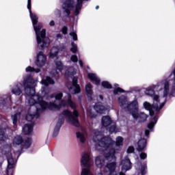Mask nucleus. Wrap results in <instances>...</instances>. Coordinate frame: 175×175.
<instances>
[{"label": "nucleus", "mask_w": 175, "mask_h": 175, "mask_svg": "<svg viewBox=\"0 0 175 175\" xmlns=\"http://www.w3.org/2000/svg\"><path fill=\"white\" fill-rule=\"evenodd\" d=\"M170 91H175V70L172 71L167 79L162 80L157 85H152L146 89V95L153 98V105L147 101L144 103V107L149 111L150 116H154L148 124L149 129H152L155 126L158 121V111L165 106L166 97L170 94Z\"/></svg>", "instance_id": "f257e3e1"}, {"label": "nucleus", "mask_w": 175, "mask_h": 175, "mask_svg": "<svg viewBox=\"0 0 175 175\" xmlns=\"http://www.w3.org/2000/svg\"><path fill=\"white\" fill-rule=\"evenodd\" d=\"M77 137L81 143H84L87 140L85 138V133L78 132L77 133Z\"/></svg>", "instance_id": "cd10ccee"}, {"label": "nucleus", "mask_w": 175, "mask_h": 175, "mask_svg": "<svg viewBox=\"0 0 175 175\" xmlns=\"http://www.w3.org/2000/svg\"><path fill=\"white\" fill-rule=\"evenodd\" d=\"M145 135H146V136H148V135H150V131L149 130H146L145 131Z\"/></svg>", "instance_id": "49530a36"}, {"label": "nucleus", "mask_w": 175, "mask_h": 175, "mask_svg": "<svg viewBox=\"0 0 175 175\" xmlns=\"http://www.w3.org/2000/svg\"><path fill=\"white\" fill-rule=\"evenodd\" d=\"M92 133V140L96 143V149L98 151H103L105 158L109 161L105 167V174L117 175V172H116V151H121V147L124 146V137H117L114 142L111 138L103 136L102 132L98 130H93Z\"/></svg>", "instance_id": "7ed1b4c3"}, {"label": "nucleus", "mask_w": 175, "mask_h": 175, "mask_svg": "<svg viewBox=\"0 0 175 175\" xmlns=\"http://www.w3.org/2000/svg\"><path fill=\"white\" fill-rule=\"evenodd\" d=\"M94 165L91 154L90 153H84L81 159V165L82 166V172L81 175H93L90 171V167Z\"/></svg>", "instance_id": "6e6552de"}, {"label": "nucleus", "mask_w": 175, "mask_h": 175, "mask_svg": "<svg viewBox=\"0 0 175 175\" xmlns=\"http://www.w3.org/2000/svg\"><path fill=\"white\" fill-rule=\"evenodd\" d=\"M61 36H62L61 34H57V38H61Z\"/></svg>", "instance_id": "09e8293b"}, {"label": "nucleus", "mask_w": 175, "mask_h": 175, "mask_svg": "<svg viewBox=\"0 0 175 175\" xmlns=\"http://www.w3.org/2000/svg\"><path fill=\"white\" fill-rule=\"evenodd\" d=\"M83 1H88V0H77V3L75 5V16H77L79 13H80V10H81V6H83Z\"/></svg>", "instance_id": "393cba45"}, {"label": "nucleus", "mask_w": 175, "mask_h": 175, "mask_svg": "<svg viewBox=\"0 0 175 175\" xmlns=\"http://www.w3.org/2000/svg\"><path fill=\"white\" fill-rule=\"evenodd\" d=\"M73 1L66 0L63 4V10L66 13V16L70 14V12L73 10Z\"/></svg>", "instance_id": "4468645a"}, {"label": "nucleus", "mask_w": 175, "mask_h": 175, "mask_svg": "<svg viewBox=\"0 0 175 175\" xmlns=\"http://www.w3.org/2000/svg\"><path fill=\"white\" fill-rule=\"evenodd\" d=\"M85 92L89 100H92V85L87 83L85 85Z\"/></svg>", "instance_id": "6ab92c4d"}, {"label": "nucleus", "mask_w": 175, "mask_h": 175, "mask_svg": "<svg viewBox=\"0 0 175 175\" xmlns=\"http://www.w3.org/2000/svg\"><path fill=\"white\" fill-rule=\"evenodd\" d=\"M56 67L60 72H62V70L64 69V65L62 64V62L58 61L55 62Z\"/></svg>", "instance_id": "2f4dec72"}, {"label": "nucleus", "mask_w": 175, "mask_h": 175, "mask_svg": "<svg viewBox=\"0 0 175 175\" xmlns=\"http://www.w3.org/2000/svg\"><path fill=\"white\" fill-rule=\"evenodd\" d=\"M41 84L45 86L44 88H42L41 90L42 95H44V96H49V94H50V90H49L47 85H49V84H55V82L54 80H53V79H51V77H46V78H42Z\"/></svg>", "instance_id": "9d476101"}, {"label": "nucleus", "mask_w": 175, "mask_h": 175, "mask_svg": "<svg viewBox=\"0 0 175 175\" xmlns=\"http://www.w3.org/2000/svg\"><path fill=\"white\" fill-rule=\"evenodd\" d=\"M64 94L61 92L54 93L49 96L51 99L55 98V100L53 103H50L49 104L43 101V98L39 96H33L31 100H29L31 105H36L37 107H42V109H49V110H59L61 106H70L72 109L73 113L69 111L68 110H64L62 114L59 116V121L56 126L59 128L64 124V118L71 124L74 126H80V123L79 122V112L76 110V104L72 101V96L70 94L64 97V100L60 101L62 99Z\"/></svg>", "instance_id": "f03ea898"}, {"label": "nucleus", "mask_w": 175, "mask_h": 175, "mask_svg": "<svg viewBox=\"0 0 175 175\" xmlns=\"http://www.w3.org/2000/svg\"><path fill=\"white\" fill-rule=\"evenodd\" d=\"M132 117L134 120H136L138 122H144V121H146L147 118H148V116L144 112H135L133 115H132Z\"/></svg>", "instance_id": "2eb2a0df"}, {"label": "nucleus", "mask_w": 175, "mask_h": 175, "mask_svg": "<svg viewBox=\"0 0 175 175\" xmlns=\"http://www.w3.org/2000/svg\"><path fill=\"white\" fill-rule=\"evenodd\" d=\"M20 112H16L14 114L12 115L11 118L12 120L14 126H16L17 125V121L18 120V118H20Z\"/></svg>", "instance_id": "bb28decb"}, {"label": "nucleus", "mask_w": 175, "mask_h": 175, "mask_svg": "<svg viewBox=\"0 0 175 175\" xmlns=\"http://www.w3.org/2000/svg\"><path fill=\"white\" fill-rule=\"evenodd\" d=\"M114 86L116 88L113 90V94L117 95L118 92H125V90H122L121 88H118V84L115 83Z\"/></svg>", "instance_id": "c756f323"}, {"label": "nucleus", "mask_w": 175, "mask_h": 175, "mask_svg": "<svg viewBox=\"0 0 175 175\" xmlns=\"http://www.w3.org/2000/svg\"><path fill=\"white\" fill-rule=\"evenodd\" d=\"M62 32L64 35H66L68 33V27L64 26L62 29Z\"/></svg>", "instance_id": "37998d69"}, {"label": "nucleus", "mask_w": 175, "mask_h": 175, "mask_svg": "<svg viewBox=\"0 0 175 175\" xmlns=\"http://www.w3.org/2000/svg\"><path fill=\"white\" fill-rule=\"evenodd\" d=\"M174 70H175V68L174 69Z\"/></svg>", "instance_id": "5fc2aeb1"}, {"label": "nucleus", "mask_w": 175, "mask_h": 175, "mask_svg": "<svg viewBox=\"0 0 175 175\" xmlns=\"http://www.w3.org/2000/svg\"><path fill=\"white\" fill-rule=\"evenodd\" d=\"M47 62V57L46 55L43 53V52H39L36 55V64L37 66L41 68L42 66H44L46 65V62Z\"/></svg>", "instance_id": "ddd939ff"}, {"label": "nucleus", "mask_w": 175, "mask_h": 175, "mask_svg": "<svg viewBox=\"0 0 175 175\" xmlns=\"http://www.w3.org/2000/svg\"><path fill=\"white\" fill-rule=\"evenodd\" d=\"M95 163L97 167L102 169V167L105 166V158H103L102 156H98L96 158Z\"/></svg>", "instance_id": "aec40b11"}, {"label": "nucleus", "mask_w": 175, "mask_h": 175, "mask_svg": "<svg viewBox=\"0 0 175 175\" xmlns=\"http://www.w3.org/2000/svg\"><path fill=\"white\" fill-rule=\"evenodd\" d=\"M51 75H52L53 77L57 78V77H58V71L56 70H53L51 71Z\"/></svg>", "instance_id": "4c0bfd02"}, {"label": "nucleus", "mask_w": 175, "mask_h": 175, "mask_svg": "<svg viewBox=\"0 0 175 175\" xmlns=\"http://www.w3.org/2000/svg\"><path fill=\"white\" fill-rule=\"evenodd\" d=\"M109 131L110 133H113V132H116V124H113L111 126V127L109 129Z\"/></svg>", "instance_id": "e433bc0d"}, {"label": "nucleus", "mask_w": 175, "mask_h": 175, "mask_svg": "<svg viewBox=\"0 0 175 175\" xmlns=\"http://www.w3.org/2000/svg\"><path fill=\"white\" fill-rule=\"evenodd\" d=\"M121 165L122 172H120L119 175H125V172L132 169V164L131 163V160L128 157H126L122 161Z\"/></svg>", "instance_id": "f8f14e48"}, {"label": "nucleus", "mask_w": 175, "mask_h": 175, "mask_svg": "<svg viewBox=\"0 0 175 175\" xmlns=\"http://www.w3.org/2000/svg\"><path fill=\"white\" fill-rule=\"evenodd\" d=\"M31 106L30 109H29V113L26 116V120L31 122L33 118H38L39 117V115L38 113L40 110H45V108L39 107L36 104L34 105H29Z\"/></svg>", "instance_id": "1a4fd4ad"}, {"label": "nucleus", "mask_w": 175, "mask_h": 175, "mask_svg": "<svg viewBox=\"0 0 175 175\" xmlns=\"http://www.w3.org/2000/svg\"><path fill=\"white\" fill-rule=\"evenodd\" d=\"M70 60L72 62H77V61H79V59L77 58V55H71Z\"/></svg>", "instance_id": "c9c22d12"}, {"label": "nucleus", "mask_w": 175, "mask_h": 175, "mask_svg": "<svg viewBox=\"0 0 175 175\" xmlns=\"http://www.w3.org/2000/svg\"><path fill=\"white\" fill-rule=\"evenodd\" d=\"M100 99H101V100L103 99V96H101V95H100Z\"/></svg>", "instance_id": "3c124183"}, {"label": "nucleus", "mask_w": 175, "mask_h": 175, "mask_svg": "<svg viewBox=\"0 0 175 175\" xmlns=\"http://www.w3.org/2000/svg\"><path fill=\"white\" fill-rule=\"evenodd\" d=\"M38 84V79H33L32 76L26 77L21 83H18L14 85L12 88V92L14 95L20 96L23 94V90L21 87H23L25 96L26 102L29 105H32L33 104L29 102L32 99L33 96H36L38 94H35V88Z\"/></svg>", "instance_id": "20e7f679"}, {"label": "nucleus", "mask_w": 175, "mask_h": 175, "mask_svg": "<svg viewBox=\"0 0 175 175\" xmlns=\"http://www.w3.org/2000/svg\"><path fill=\"white\" fill-rule=\"evenodd\" d=\"M5 132H6V124H3L0 126V142L5 140Z\"/></svg>", "instance_id": "a878e982"}, {"label": "nucleus", "mask_w": 175, "mask_h": 175, "mask_svg": "<svg viewBox=\"0 0 175 175\" xmlns=\"http://www.w3.org/2000/svg\"><path fill=\"white\" fill-rule=\"evenodd\" d=\"M133 151H135V148H133V146H129L127 149L128 154H131L133 152Z\"/></svg>", "instance_id": "a19ab883"}, {"label": "nucleus", "mask_w": 175, "mask_h": 175, "mask_svg": "<svg viewBox=\"0 0 175 175\" xmlns=\"http://www.w3.org/2000/svg\"><path fill=\"white\" fill-rule=\"evenodd\" d=\"M32 131H33V125L32 124H25L23 128L24 135H30V133H32Z\"/></svg>", "instance_id": "5701e85b"}, {"label": "nucleus", "mask_w": 175, "mask_h": 175, "mask_svg": "<svg viewBox=\"0 0 175 175\" xmlns=\"http://www.w3.org/2000/svg\"><path fill=\"white\" fill-rule=\"evenodd\" d=\"M79 65H80L81 68H83V61L79 60Z\"/></svg>", "instance_id": "de8ad7c7"}, {"label": "nucleus", "mask_w": 175, "mask_h": 175, "mask_svg": "<svg viewBox=\"0 0 175 175\" xmlns=\"http://www.w3.org/2000/svg\"><path fill=\"white\" fill-rule=\"evenodd\" d=\"M31 144H32V139L27 138L24 142H23L22 146L23 148H29V147H31Z\"/></svg>", "instance_id": "c85d7f7f"}, {"label": "nucleus", "mask_w": 175, "mask_h": 175, "mask_svg": "<svg viewBox=\"0 0 175 175\" xmlns=\"http://www.w3.org/2000/svg\"><path fill=\"white\" fill-rule=\"evenodd\" d=\"M88 115L90 117H91V118H95V117H96V114L94 113L91 109L88 111Z\"/></svg>", "instance_id": "ea45409f"}, {"label": "nucleus", "mask_w": 175, "mask_h": 175, "mask_svg": "<svg viewBox=\"0 0 175 175\" xmlns=\"http://www.w3.org/2000/svg\"><path fill=\"white\" fill-rule=\"evenodd\" d=\"M96 10H98V9H99V5H96Z\"/></svg>", "instance_id": "8fccbe9b"}, {"label": "nucleus", "mask_w": 175, "mask_h": 175, "mask_svg": "<svg viewBox=\"0 0 175 175\" xmlns=\"http://www.w3.org/2000/svg\"><path fill=\"white\" fill-rule=\"evenodd\" d=\"M25 70L26 72H35L36 73H39V72H40V69H35L31 66H28L27 68H26Z\"/></svg>", "instance_id": "7c9ffc66"}, {"label": "nucleus", "mask_w": 175, "mask_h": 175, "mask_svg": "<svg viewBox=\"0 0 175 175\" xmlns=\"http://www.w3.org/2000/svg\"><path fill=\"white\" fill-rule=\"evenodd\" d=\"M102 85L104 88H111V84L108 81L102 82Z\"/></svg>", "instance_id": "f704fd0d"}, {"label": "nucleus", "mask_w": 175, "mask_h": 175, "mask_svg": "<svg viewBox=\"0 0 175 175\" xmlns=\"http://www.w3.org/2000/svg\"><path fill=\"white\" fill-rule=\"evenodd\" d=\"M71 45L72 47L70 48V51L74 54H76V53H77V44H75V42H72Z\"/></svg>", "instance_id": "473e14b6"}, {"label": "nucleus", "mask_w": 175, "mask_h": 175, "mask_svg": "<svg viewBox=\"0 0 175 175\" xmlns=\"http://www.w3.org/2000/svg\"><path fill=\"white\" fill-rule=\"evenodd\" d=\"M59 131V128H55L53 132V136H57V135H58V132Z\"/></svg>", "instance_id": "c03bdc74"}, {"label": "nucleus", "mask_w": 175, "mask_h": 175, "mask_svg": "<svg viewBox=\"0 0 175 175\" xmlns=\"http://www.w3.org/2000/svg\"><path fill=\"white\" fill-rule=\"evenodd\" d=\"M147 147V139L143 138L138 141L137 150L140 152V151H144Z\"/></svg>", "instance_id": "f3484780"}, {"label": "nucleus", "mask_w": 175, "mask_h": 175, "mask_svg": "<svg viewBox=\"0 0 175 175\" xmlns=\"http://www.w3.org/2000/svg\"><path fill=\"white\" fill-rule=\"evenodd\" d=\"M70 36H72L73 40H77V34L75 32L70 33Z\"/></svg>", "instance_id": "58836bf2"}, {"label": "nucleus", "mask_w": 175, "mask_h": 175, "mask_svg": "<svg viewBox=\"0 0 175 175\" xmlns=\"http://www.w3.org/2000/svg\"><path fill=\"white\" fill-rule=\"evenodd\" d=\"M24 142V139L23 137L20 135H16L13 139L12 146L13 147H18L20 146H23V143Z\"/></svg>", "instance_id": "a211bd4d"}, {"label": "nucleus", "mask_w": 175, "mask_h": 175, "mask_svg": "<svg viewBox=\"0 0 175 175\" xmlns=\"http://www.w3.org/2000/svg\"><path fill=\"white\" fill-rule=\"evenodd\" d=\"M8 159V167H7V174L8 175H13V167H14L17 160L13 158V156L10 153H8L7 154Z\"/></svg>", "instance_id": "9b49d317"}, {"label": "nucleus", "mask_w": 175, "mask_h": 175, "mask_svg": "<svg viewBox=\"0 0 175 175\" xmlns=\"http://www.w3.org/2000/svg\"><path fill=\"white\" fill-rule=\"evenodd\" d=\"M109 109H110V107H105L100 103H97L94 107V110H95V111H96V113H100V114H103V113H106L107 111H109Z\"/></svg>", "instance_id": "dca6fc26"}, {"label": "nucleus", "mask_w": 175, "mask_h": 175, "mask_svg": "<svg viewBox=\"0 0 175 175\" xmlns=\"http://www.w3.org/2000/svg\"><path fill=\"white\" fill-rule=\"evenodd\" d=\"M97 175H103L102 173H98Z\"/></svg>", "instance_id": "603ef678"}, {"label": "nucleus", "mask_w": 175, "mask_h": 175, "mask_svg": "<svg viewBox=\"0 0 175 175\" xmlns=\"http://www.w3.org/2000/svg\"><path fill=\"white\" fill-rule=\"evenodd\" d=\"M101 124L105 128L111 125V118H110V116H103L101 119Z\"/></svg>", "instance_id": "4be33fe9"}, {"label": "nucleus", "mask_w": 175, "mask_h": 175, "mask_svg": "<svg viewBox=\"0 0 175 175\" xmlns=\"http://www.w3.org/2000/svg\"><path fill=\"white\" fill-rule=\"evenodd\" d=\"M27 9H29L30 17L36 32L38 47V49L43 50V49H46V47H49V46H50V38H49V37H46V29H42L41 24L36 26L38 18L36 14H32V10H31V0L27 1Z\"/></svg>", "instance_id": "39448f33"}, {"label": "nucleus", "mask_w": 175, "mask_h": 175, "mask_svg": "<svg viewBox=\"0 0 175 175\" xmlns=\"http://www.w3.org/2000/svg\"><path fill=\"white\" fill-rule=\"evenodd\" d=\"M59 52V49L57 47L53 46L51 49V52L49 53V58H57V55H58V53Z\"/></svg>", "instance_id": "b1692460"}, {"label": "nucleus", "mask_w": 175, "mask_h": 175, "mask_svg": "<svg viewBox=\"0 0 175 175\" xmlns=\"http://www.w3.org/2000/svg\"><path fill=\"white\" fill-rule=\"evenodd\" d=\"M147 173V164L142 165L141 168V174L144 175Z\"/></svg>", "instance_id": "72a5a7b5"}, {"label": "nucleus", "mask_w": 175, "mask_h": 175, "mask_svg": "<svg viewBox=\"0 0 175 175\" xmlns=\"http://www.w3.org/2000/svg\"><path fill=\"white\" fill-rule=\"evenodd\" d=\"M2 99V98H0V100Z\"/></svg>", "instance_id": "864d4df0"}, {"label": "nucleus", "mask_w": 175, "mask_h": 175, "mask_svg": "<svg viewBox=\"0 0 175 175\" xmlns=\"http://www.w3.org/2000/svg\"><path fill=\"white\" fill-rule=\"evenodd\" d=\"M88 76L90 80H91V81H93V83L96 84V85H99V84H100V79L97 77L96 75L94 73H89Z\"/></svg>", "instance_id": "412c9836"}, {"label": "nucleus", "mask_w": 175, "mask_h": 175, "mask_svg": "<svg viewBox=\"0 0 175 175\" xmlns=\"http://www.w3.org/2000/svg\"><path fill=\"white\" fill-rule=\"evenodd\" d=\"M49 25H50V27H54V25H55V23L54 22V21H51L49 23Z\"/></svg>", "instance_id": "a18cd8bd"}, {"label": "nucleus", "mask_w": 175, "mask_h": 175, "mask_svg": "<svg viewBox=\"0 0 175 175\" xmlns=\"http://www.w3.org/2000/svg\"><path fill=\"white\" fill-rule=\"evenodd\" d=\"M139 157L141 159H146V158H147V154L146 152H141Z\"/></svg>", "instance_id": "79ce46f5"}, {"label": "nucleus", "mask_w": 175, "mask_h": 175, "mask_svg": "<svg viewBox=\"0 0 175 175\" xmlns=\"http://www.w3.org/2000/svg\"><path fill=\"white\" fill-rule=\"evenodd\" d=\"M76 75V70L73 67L70 68L66 71V76L72 80V83H67V88L71 94H79L80 92V86L77 84V77H74Z\"/></svg>", "instance_id": "0eeeda50"}, {"label": "nucleus", "mask_w": 175, "mask_h": 175, "mask_svg": "<svg viewBox=\"0 0 175 175\" xmlns=\"http://www.w3.org/2000/svg\"><path fill=\"white\" fill-rule=\"evenodd\" d=\"M118 102L120 107H122V109H126V110L131 113V116H133V114L139 111V102L136 98L129 103H127L128 98L126 96H121L118 98Z\"/></svg>", "instance_id": "423d86ee"}]
</instances>
